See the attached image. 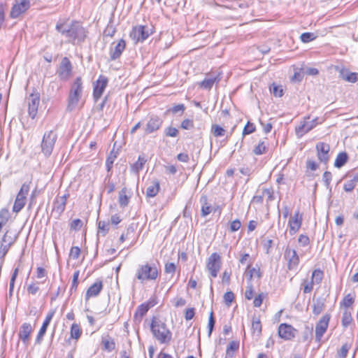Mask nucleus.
<instances>
[{
  "label": "nucleus",
  "mask_w": 358,
  "mask_h": 358,
  "mask_svg": "<svg viewBox=\"0 0 358 358\" xmlns=\"http://www.w3.org/2000/svg\"><path fill=\"white\" fill-rule=\"evenodd\" d=\"M234 299V294L232 292L229 291L224 294V301L227 306H229Z\"/></svg>",
  "instance_id": "obj_53"
},
{
  "label": "nucleus",
  "mask_w": 358,
  "mask_h": 358,
  "mask_svg": "<svg viewBox=\"0 0 358 358\" xmlns=\"http://www.w3.org/2000/svg\"><path fill=\"white\" fill-rule=\"evenodd\" d=\"M33 331L32 326L30 323H23L19 330L18 336L24 345H27L29 341V336Z\"/></svg>",
  "instance_id": "obj_20"
},
{
  "label": "nucleus",
  "mask_w": 358,
  "mask_h": 358,
  "mask_svg": "<svg viewBox=\"0 0 358 358\" xmlns=\"http://www.w3.org/2000/svg\"><path fill=\"white\" fill-rule=\"evenodd\" d=\"M152 28L144 25H137L132 28L129 36L135 43H142L153 34Z\"/></svg>",
  "instance_id": "obj_5"
},
{
  "label": "nucleus",
  "mask_w": 358,
  "mask_h": 358,
  "mask_svg": "<svg viewBox=\"0 0 358 358\" xmlns=\"http://www.w3.org/2000/svg\"><path fill=\"white\" fill-rule=\"evenodd\" d=\"M330 318V315L327 313L324 315L317 322L315 326V341L317 342H320L321 341L322 337L326 332Z\"/></svg>",
  "instance_id": "obj_9"
},
{
  "label": "nucleus",
  "mask_w": 358,
  "mask_h": 358,
  "mask_svg": "<svg viewBox=\"0 0 358 358\" xmlns=\"http://www.w3.org/2000/svg\"><path fill=\"white\" fill-rule=\"evenodd\" d=\"M108 78L106 76L101 75L94 84L93 98L95 101H97L102 96L108 85Z\"/></svg>",
  "instance_id": "obj_11"
},
{
  "label": "nucleus",
  "mask_w": 358,
  "mask_h": 358,
  "mask_svg": "<svg viewBox=\"0 0 358 358\" xmlns=\"http://www.w3.org/2000/svg\"><path fill=\"white\" fill-rule=\"evenodd\" d=\"M10 248L7 245H4V243H1L0 245V265L3 266L4 262V257L8 252Z\"/></svg>",
  "instance_id": "obj_48"
},
{
  "label": "nucleus",
  "mask_w": 358,
  "mask_h": 358,
  "mask_svg": "<svg viewBox=\"0 0 358 358\" xmlns=\"http://www.w3.org/2000/svg\"><path fill=\"white\" fill-rule=\"evenodd\" d=\"M252 330L254 334L259 336L262 333V324L259 318L256 317H252Z\"/></svg>",
  "instance_id": "obj_37"
},
{
  "label": "nucleus",
  "mask_w": 358,
  "mask_h": 358,
  "mask_svg": "<svg viewBox=\"0 0 358 358\" xmlns=\"http://www.w3.org/2000/svg\"><path fill=\"white\" fill-rule=\"evenodd\" d=\"M298 242L301 246H307L310 243V239L308 236L301 234L298 238Z\"/></svg>",
  "instance_id": "obj_61"
},
{
  "label": "nucleus",
  "mask_w": 358,
  "mask_h": 358,
  "mask_svg": "<svg viewBox=\"0 0 358 358\" xmlns=\"http://www.w3.org/2000/svg\"><path fill=\"white\" fill-rule=\"evenodd\" d=\"M83 93V82L80 77H78L74 80L71 87L68 97V104L66 110L69 112L73 111L77 106Z\"/></svg>",
  "instance_id": "obj_3"
},
{
  "label": "nucleus",
  "mask_w": 358,
  "mask_h": 358,
  "mask_svg": "<svg viewBox=\"0 0 358 358\" xmlns=\"http://www.w3.org/2000/svg\"><path fill=\"white\" fill-rule=\"evenodd\" d=\"M150 330L153 336L161 344L169 343L172 338V333L165 322L154 317L150 324Z\"/></svg>",
  "instance_id": "obj_2"
},
{
  "label": "nucleus",
  "mask_w": 358,
  "mask_h": 358,
  "mask_svg": "<svg viewBox=\"0 0 358 358\" xmlns=\"http://www.w3.org/2000/svg\"><path fill=\"white\" fill-rule=\"evenodd\" d=\"M80 254V249L79 247L73 246L71 248V249L70 250V256L73 259H77L79 257Z\"/></svg>",
  "instance_id": "obj_62"
},
{
  "label": "nucleus",
  "mask_w": 358,
  "mask_h": 358,
  "mask_svg": "<svg viewBox=\"0 0 358 358\" xmlns=\"http://www.w3.org/2000/svg\"><path fill=\"white\" fill-rule=\"evenodd\" d=\"M55 29L73 45L83 43L87 37V31L78 21H72L68 24V20H59L56 24Z\"/></svg>",
  "instance_id": "obj_1"
},
{
  "label": "nucleus",
  "mask_w": 358,
  "mask_h": 358,
  "mask_svg": "<svg viewBox=\"0 0 358 358\" xmlns=\"http://www.w3.org/2000/svg\"><path fill=\"white\" fill-rule=\"evenodd\" d=\"M222 260L220 255L217 252H213L208 258L206 268L212 278H216L221 268Z\"/></svg>",
  "instance_id": "obj_7"
},
{
  "label": "nucleus",
  "mask_w": 358,
  "mask_h": 358,
  "mask_svg": "<svg viewBox=\"0 0 358 358\" xmlns=\"http://www.w3.org/2000/svg\"><path fill=\"white\" fill-rule=\"evenodd\" d=\"M215 324V320L213 317V312L211 311L210 313L209 319H208V336H210L213 331L214 327Z\"/></svg>",
  "instance_id": "obj_51"
},
{
  "label": "nucleus",
  "mask_w": 358,
  "mask_h": 358,
  "mask_svg": "<svg viewBox=\"0 0 358 358\" xmlns=\"http://www.w3.org/2000/svg\"><path fill=\"white\" fill-rule=\"evenodd\" d=\"M72 64L69 59L64 57L62 59L57 71L58 76L62 80H67L72 72Z\"/></svg>",
  "instance_id": "obj_8"
},
{
  "label": "nucleus",
  "mask_w": 358,
  "mask_h": 358,
  "mask_svg": "<svg viewBox=\"0 0 358 358\" xmlns=\"http://www.w3.org/2000/svg\"><path fill=\"white\" fill-rule=\"evenodd\" d=\"M25 200L26 196H22L20 194H17L13 207V211L15 213L20 212L24 206L25 205Z\"/></svg>",
  "instance_id": "obj_31"
},
{
  "label": "nucleus",
  "mask_w": 358,
  "mask_h": 358,
  "mask_svg": "<svg viewBox=\"0 0 358 358\" xmlns=\"http://www.w3.org/2000/svg\"><path fill=\"white\" fill-rule=\"evenodd\" d=\"M264 296H265L264 293L259 294L254 299V301H253L254 306L257 307V308L260 307L262 303Z\"/></svg>",
  "instance_id": "obj_60"
},
{
  "label": "nucleus",
  "mask_w": 358,
  "mask_h": 358,
  "mask_svg": "<svg viewBox=\"0 0 358 358\" xmlns=\"http://www.w3.org/2000/svg\"><path fill=\"white\" fill-rule=\"evenodd\" d=\"M127 189L123 187L119 192L118 202L121 208H124L129 205L130 196L127 195Z\"/></svg>",
  "instance_id": "obj_30"
},
{
  "label": "nucleus",
  "mask_w": 358,
  "mask_h": 358,
  "mask_svg": "<svg viewBox=\"0 0 358 358\" xmlns=\"http://www.w3.org/2000/svg\"><path fill=\"white\" fill-rule=\"evenodd\" d=\"M69 194L57 197L53 203V211L60 215L65 210L66 199Z\"/></svg>",
  "instance_id": "obj_23"
},
{
  "label": "nucleus",
  "mask_w": 358,
  "mask_h": 358,
  "mask_svg": "<svg viewBox=\"0 0 358 358\" xmlns=\"http://www.w3.org/2000/svg\"><path fill=\"white\" fill-rule=\"evenodd\" d=\"M255 131V126L252 123L248 122V123L246 124V125L245 126V127L243 129V135L245 136V135L250 134L253 133Z\"/></svg>",
  "instance_id": "obj_52"
},
{
  "label": "nucleus",
  "mask_w": 358,
  "mask_h": 358,
  "mask_svg": "<svg viewBox=\"0 0 358 358\" xmlns=\"http://www.w3.org/2000/svg\"><path fill=\"white\" fill-rule=\"evenodd\" d=\"M211 131L215 137L223 136L225 134V130L218 124H213Z\"/></svg>",
  "instance_id": "obj_43"
},
{
  "label": "nucleus",
  "mask_w": 358,
  "mask_h": 358,
  "mask_svg": "<svg viewBox=\"0 0 358 358\" xmlns=\"http://www.w3.org/2000/svg\"><path fill=\"white\" fill-rule=\"evenodd\" d=\"M253 287L252 285L250 283L246 287V290L245 292V296L248 300H250L253 298Z\"/></svg>",
  "instance_id": "obj_63"
},
{
  "label": "nucleus",
  "mask_w": 358,
  "mask_h": 358,
  "mask_svg": "<svg viewBox=\"0 0 358 358\" xmlns=\"http://www.w3.org/2000/svg\"><path fill=\"white\" fill-rule=\"evenodd\" d=\"M57 139V135L53 131L44 134L41 143V150L45 156L48 157L52 154Z\"/></svg>",
  "instance_id": "obj_6"
},
{
  "label": "nucleus",
  "mask_w": 358,
  "mask_h": 358,
  "mask_svg": "<svg viewBox=\"0 0 358 358\" xmlns=\"http://www.w3.org/2000/svg\"><path fill=\"white\" fill-rule=\"evenodd\" d=\"M267 150V147L264 144V142H260L259 144L255 146L254 148V153L257 155H262L263 153H265Z\"/></svg>",
  "instance_id": "obj_47"
},
{
  "label": "nucleus",
  "mask_w": 358,
  "mask_h": 358,
  "mask_svg": "<svg viewBox=\"0 0 358 358\" xmlns=\"http://www.w3.org/2000/svg\"><path fill=\"white\" fill-rule=\"evenodd\" d=\"M18 271H19L18 268H15L13 272V274L11 275L10 282H9V289H11V291H13L14 285H15L16 278L18 275Z\"/></svg>",
  "instance_id": "obj_57"
},
{
  "label": "nucleus",
  "mask_w": 358,
  "mask_h": 358,
  "mask_svg": "<svg viewBox=\"0 0 358 358\" xmlns=\"http://www.w3.org/2000/svg\"><path fill=\"white\" fill-rule=\"evenodd\" d=\"M355 187L354 180H351L345 182L343 185V189L347 192H352Z\"/></svg>",
  "instance_id": "obj_64"
},
{
  "label": "nucleus",
  "mask_w": 358,
  "mask_h": 358,
  "mask_svg": "<svg viewBox=\"0 0 358 358\" xmlns=\"http://www.w3.org/2000/svg\"><path fill=\"white\" fill-rule=\"evenodd\" d=\"M317 118H315L311 121H304L303 123L296 127L295 132L298 137L303 136L305 134L311 131L317 124Z\"/></svg>",
  "instance_id": "obj_17"
},
{
  "label": "nucleus",
  "mask_w": 358,
  "mask_h": 358,
  "mask_svg": "<svg viewBox=\"0 0 358 358\" xmlns=\"http://www.w3.org/2000/svg\"><path fill=\"white\" fill-rule=\"evenodd\" d=\"M105 182H107V184H106V190H107V193L108 194H111L112 192H114L115 189V184L110 180V176H108L106 178H105Z\"/></svg>",
  "instance_id": "obj_55"
},
{
  "label": "nucleus",
  "mask_w": 358,
  "mask_h": 358,
  "mask_svg": "<svg viewBox=\"0 0 358 358\" xmlns=\"http://www.w3.org/2000/svg\"><path fill=\"white\" fill-rule=\"evenodd\" d=\"M348 160V155L346 152H340L335 160L334 166L336 168H341L343 166Z\"/></svg>",
  "instance_id": "obj_33"
},
{
  "label": "nucleus",
  "mask_w": 358,
  "mask_h": 358,
  "mask_svg": "<svg viewBox=\"0 0 358 358\" xmlns=\"http://www.w3.org/2000/svg\"><path fill=\"white\" fill-rule=\"evenodd\" d=\"M80 271H76L73 275L72 283L70 288L71 293L76 292L78 285V278H79Z\"/></svg>",
  "instance_id": "obj_45"
},
{
  "label": "nucleus",
  "mask_w": 358,
  "mask_h": 358,
  "mask_svg": "<svg viewBox=\"0 0 358 358\" xmlns=\"http://www.w3.org/2000/svg\"><path fill=\"white\" fill-rule=\"evenodd\" d=\"M317 156L320 162L327 164L329 159L330 146L328 143L320 142L316 144Z\"/></svg>",
  "instance_id": "obj_15"
},
{
  "label": "nucleus",
  "mask_w": 358,
  "mask_h": 358,
  "mask_svg": "<svg viewBox=\"0 0 358 358\" xmlns=\"http://www.w3.org/2000/svg\"><path fill=\"white\" fill-rule=\"evenodd\" d=\"M324 308V300L323 299H317L313 305V313L315 315L320 314Z\"/></svg>",
  "instance_id": "obj_35"
},
{
  "label": "nucleus",
  "mask_w": 358,
  "mask_h": 358,
  "mask_svg": "<svg viewBox=\"0 0 358 358\" xmlns=\"http://www.w3.org/2000/svg\"><path fill=\"white\" fill-rule=\"evenodd\" d=\"M155 304V303L154 301H149L147 303H142L138 306L136 310L134 318L136 320L138 317L139 321H141L142 317L147 313L150 308L154 306Z\"/></svg>",
  "instance_id": "obj_25"
},
{
  "label": "nucleus",
  "mask_w": 358,
  "mask_h": 358,
  "mask_svg": "<svg viewBox=\"0 0 358 358\" xmlns=\"http://www.w3.org/2000/svg\"><path fill=\"white\" fill-rule=\"evenodd\" d=\"M285 258L288 261V268H294L299 262V257L295 250L287 248L285 251Z\"/></svg>",
  "instance_id": "obj_21"
},
{
  "label": "nucleus",
  "mask_w": 358,
  "mask_h": 358,
  "mask_svg": "<svg viewBox=\"0 0 358 358\" xmlns=\"http://www.w3.org/2000/svg\"><path fill=\"white\" fill-rule=\"evenodd\" d=\"M146 162L147 159L145 157L140 155L137 162L131 165V171L135 173H138V172L143 169Z\"/></svg>",
  "instance_id": "obj_32"
},
{
  "label": "nucleus",
  "mask_w": 358,
  "mask_h": 358,
  "mask_svg": "<svg viewBox=\"0 0 358 358\" xmlns=\"http://www.w3.org/2000/svg\"><path fill=\"white\" fill-rule=\"evenodd\" d=\"M159 275V271L155 264H146L139 266L136 271V277L138 280L143 282L145 280H155Z\"/></svg>",
  "instance_id": "obj_4"
},
{
  "label": "nucleus",
  "mask_w": 358,
  "mask_h": 358,
  "mask_svg": "<svg viewBox=\"0 0 358 358\" xmlns=\"http://www.w3.org/2000/svg\"><path fill=\"white\" fill-rule=\"evenodd\" d=\"M126 47L124 40L120 39L116 45L110 49V57L111 60H115L119 58Z\"/></svg>",
  "instance_id": "obj_24"
},
{
  "label": "nucleus",
  "mask_w": 358,
  "mask_h": 358,
  "mask_svg": "<svg viewBox=\"0 0 358 358\" xmlns=\"http://www.w3.org/2000/svg\"><path fill=\"white\" fill-rule=\"evenodd\" d=\"M81 331L78 324H73L71 327V336L73 338L78 339L80 337Z\"/></svg>",
  "instance_id": "obj_44"
},
{
  "label": "nucleus",
  "mask_w": 358,
  "mask_h": 358,
  "mask_svg": "<svg viewBox=\"0 0 358 358\" xmlns=\"http://www.w3.org/2000/svg\"><path fill=\"white\" fill-rule=\"evenodd\" d=\"M334 69L339 73V78L342 80L352 83L358 81V73L350 72L343 66H335Z\"/></svg>",
  "instance_id": "obj_12"
},
{
  "label": "nucleus",
  "mask_w": 358,
  "mask_h": 358,
  "mask_svg": "<svg viewBox=\"0 0 358 358\" xmlns=\"http://www.w3.org/2000/svg\"><path fill=\"white\" fill-rule=\"evenodd\" d=\"M316 38V35L314 33L310 32L303 33L300 36L301 41L303 43H309L315 40Z\"/></svg>",
  "instance_id": "obj_46"
},
{
  "label": "nucleus",
  "mask_w": 358,
  "mask_h": 358,
  "mask_svg": "<svg viewBox=\"0 0 358 358\" xmlns=\"http://www.w3.org/2000/svg\"><path fill=\"white\" fill-rule=\"evenodd\" d=\"M296 329L286 323L280 324L278 327V335L285 340H292L296 336Z\"/></svg>",
  "instance_id": "obj_16"
},
{
  "label": "nucleus",
  "mask_w": 358,
  "mask_h": 358,
  "mask_svg": "<svg viewBox=\"0 0 358 358\" xmlns=\"http://www.w3.org/2000/svg\"><path fill=\"white\" fill-rule=\"evenodd\" d=\"M238 348L239 342L234 341H231L227 345L225 358H232L234 356V352L238 350Z\"/></svg>",
  "instance_id": "obj_34"
},
{
  "label": "nucleus",
  "mask_w": 358,
  "mask_h": 358,
  "mask_svg": "<svg viewBox=\"0 0 358 358\" xmlns=\"http://www.w3.org/2000/svg\"><path fill=\"white\" fill-rule=\"evenodd\" d=\"M324 273L320 269H315L313 271L311 281L314 283L320 284L323 278Z\"/></svg>",
  "instance_id": "obj_39"
},
{
  "label": "nucleus",
  "mask_w": 358,
  "mask_h": 358,
  "mask_svg": "<svg viewBox=\"0 0 358 358\" xmlns=\"http://www.w3.org/2000/svg\"><path fill=\"white\" fill-rule=\"evenodd\" d=\"M178 130L175 127H169L166 128L164 130V134L166 136L176 137L178 135Z\"/></svg>",
  "instance_id": "obj_49"
},
{
  "label": "nucleus",
  "mask_w": 358,
  "mask_h": 358,
  "mask_svg": "<svg viewBox=\"0 0 358 358\" xmlns=\"http://www.w3.org/2000/svg\"><path fill=\"white\" fill-rule=\"evenodd\" d=\"M110 229V224L108 222L100 220L98 222V234H101L105 236Z\"/></svg>",
  "instance_id": "obj_38"
},
{
  "label": "nucleus",
  "mask_w": 358,
  "mask_h": 358,
  "mask_svg": "<svg viewBox=\"0 0 358 358\" xmlns=\"http://www.w3.org/2000/svg\"><path fill=\"white\" fill-rule=\"evenodd\" d=\"M185 110V106L183 103L178 104L172 107L169 111H171L173 114H176L178 113H183Z\"/></svg>",
  "instance_id": "obj_56"
},
{
  "label": "nucleus",
  "mask_w": 358,
  "mask_h": 358,
  "mask_svg": "<svg viewBox=\"0 0 358 358\" xmlns=\"http://www.w3.org/2000/svg\"><path fill=\"white\" fill-rule=\"evenodd\" d=\"M30 7L29 0H20V2H17L12 7L10 17L11 18H17L21 14L25 13Z\"/></svg>",
  "instance_id": "obj_14"
},
{
  "label": "nucleus",
  "mask_w": 358,
  "mask_h": 358,
  "mask_svg": "<svg viewBox=\"0 0 358 358\" xmlns=\"http://www.w3.org/2000/svg\"><path fill=\"white\" fill-rule=\"evenodd\" d=\"M354 301V297L352 296L350 294H348L343 298V299L341 302V306L345 307V309H348L353 304Z\"/></svg>",
  "instance_id": "obj_42"
},
{
  "label": "nucleus",
  "mask_w": 358,
  "mask_h": 358,
  "mask_svg": "<svg viewBox=\"0 0 358 358\" xmlns=\"http://www.w3.org/2000/svg\"><path fill=\"white\" fill-rule=\"evenodd\" d=\"M103 289V282L101 280H97L92 284L87 290L85 294V300L87 301L91 297L97 296Z\"/></svg>",
  "instance_id": "obj_22"
},
{
  "label": "nucleus",
  "mask_w": 358,
  "mask_h": 358,
  "mask_svg": "<svg viewBox=\"0 0 358 358\" xmlns=\"http://www.w3.org/2000/svg\"><path fill=\"white\" fill-rule=\"evenodd\" d=\"M264 196H266L267 202H270L274 200L275 197L273 195V191L272 188H264L263 189Z\"/></svg>",
  "instance_id": "obj_54"
},
{
  "label": "nucleus",
  "mask_w": 358,
  "mask_h": 358,
  "mask_svg": "<svg viewBox=\"0 0 358 358\" xmlns=\"http://www.w3.org/2000/svg\"><path fill=\"white\" fill-rule=\"evenodd\" d=\"M200 203L201 205V215L205 217L212 212L213 208L211 205L208 203V197L206 195L203 194L201 196Z\"/></svg>",
  "instance_id": "obj_26"
},
{
  "label": "nucleus",
  "mask_w": 358,
  "mask_h": 358,
  "mask_svg": "<svg viewBox=\"0 0 358 358\" xmlns=\"http://www.w3.org/2000/svg\"><path fill=\"white\" fill-rule=\"evenodd\" d=\"M39 101L38 93H31L27 98L28 113L31 119H34L37 115Z\"/></svg>",
  "instance_id": "obj_10"
},
{
  "label": "nucleus",
  "mask_w": 358,
  "mask_h": 358,
  "mask_svg": "<svg viewBox=\"0 0 358 358\" xmlns=\"http://www.w3.org/2000/svg\"><path fill=\"white\" fill-rule=\"evenodd\" d=\"M352 321V317L351 315V312L348 310L345 309L343 313L342 320H341V324L343 328H347L350 323Z\"/></svg>",
  "instance_id": "obj_36"
},
{
  "label": "nucleus",
  "mask_w": 358,
  "mask_h": 358,
  "mask_svg": "<svg viewBox=\"0 0 358 358\" xmlns=\"http://www.w3.org/2000/svg\"><path fill=\"white\" fill-rule=\"evenodd\" d=\"M351 345L346 343L343 344L340 350H338L336 357L337 358H346Z\"/></svg>",
  "instance_id": "obj_41"
},
{
  "label": "nucleus",
  "mask_w": 358,
  "mask_h": 358,
  "mask_svg": "<svg viewBox=\"0 0 358 358\" xmlns=\"http://www.w3.org/2000/svg\"><path fill=\"white\" fill-rule=\"evenodd\" d=\"M331 179H332L331 173L329 171H325L323 174L322 180H323L327 188H329Z\"/></svg>",
  "instance_id": "obj_59"
},
{
  "label": "nucleus",
  "mask_w": 358,
  "mask_h": 358,
  "mask_svg": "<svg viewBox=\"0 0 358 358\" xmlns=\"http://www.w3.org/2000/svg\"><path fill=\"white\" fill-rule=\"evenodd\" d=\"M302 285H303V293L308 294L312 292L313 289L314 282L311 280L308 282L307 280H304Z\"/></svg>",
  "instance_id": "obj_50"
},
{
  "label": "nucleus",
  "mask_w": 358,
  "mask_h": 358,
  "mask_svg": "<svg viewBox=\"0 0 358 358\" xmlns=\"http://www.w3.org/2000/svg\"><path fill=\"white\" fill-rule=\"evenodd\" d=\"M303 221V216L300 214L299 210L294 213L291 216L288 222L289 233L291 236L294 235L301 228Z\"/></svg>",
  "instance_id": "obj_13"
},
{
  "label": "nucleus",
  "mask_w": 358,
  "mask_h": 358,
  "mask_svg": "<svg viewBox=\"0 0 358 358\" xmlns=\"http://www.w3.org/2000/svg\"><path fill=\"white\" fill-rule=\"evenodd\" d=\"M180 127L183 129H190L194 128V122L192 120L185 119L182 121Z\"/></svg>",
  "instance_id": "obj_58"
},
{
  "label": "nucleus",
  "mask_w": 358,
  "mask_h": 358,
  "mask_svg": "<svg viewBox=\"0 0 358 358\" xmlns=\"http://www.w3.org/2000/svg\"><path fill=\"white\" fill-rule=\"evenodd\" d=\"M15 240L16 238L13 237L10 235V233L8 231H7L2 238L1 243H4V245L10 248L11 245L15 242Z\"/></svg>",
  "instance_id": "obj_40"
},
{
  "label": "nucleus",
  "mask_w": 358,
  "mask_h": 358,
  "mask_svg": "<svg viewBox=\"0 0 358 358\" xmlns=\"http://www.w3.org/2000/svg\"><path fill=\"white\" fill-rule=\"evenodd\" d=\"M54 314H55L54 310H51L47 314L45 319L43 321V324H42V326L38 333V335L36 336V344L40 345L41 343L43 338L46 333L48 327L49 326V324L54 316Z\"/></svg>",
  "instance_id": "obj_19"
},
{
  "label": "nucleus",
  "mask_w": 358,
  "mask_h": 358,
  "mask_svg": "<svg viewBox=\"0 0 358 358\" xmlns=\"http://www.w3.org/2000/svg\"><path fill=\"white\" fill-rule=\"evenodd\" d=\"M101 344L103 345V350L108 352H111L115 348V341L109 335L106 337L102 336Z\"/></svg>",
  "instance_id": "obj_28"
},
{
  "label": "nucleus",
  "mask_w": 358,
  "mask_h": 358,
  "mask_svg": "<svg viewBox=\"0 0 358 358\" xmlns=\"http://www.w3.org/2000/svg\"><path fill=\"white\" fill-rule=\"evenodd\" d=\"M162 119L158 116L150 117L144 128L145 134H150L157 131L162 127Z\"/></svg>",
  "instance_id": "obj_18"
},
{
  "label": "nucleus",
  "mask_w": 358,
  "mask_h": 358,
  "mask_svg": "<svg viewBox=\"0 0 358 358\" xmlns=\"http://www.w3.org/2000/svg\"><path fill=\"white\" fill-rule=\"evenodd\" d=\"M220 80L219 76L215 77H210L205 78L203 80L199 83V86L206 90H210L215 83L219 82Z\"/></svg>",
  "instance_id": "obj_29"
},
{
  "label": "nucleus",
  "mask_w": 358,
  "mask_h": 358,
  "mask_svg": "<svg viewBox=\"0 0 358 358\" xmlns=\"http://www.w3.org/2000/svg\"><path fill=\"white\" fill-rule=\"evenodd\" d=\"M160 189V185L158 180L155 179L152 182V185L148 186L146 189V196L147 197H155Z\"/></svg>",
  "instance_id": "obj_27"
}]
</instances>
